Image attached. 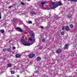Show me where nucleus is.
I'll list each match as a JSON object with an SVG mask.
<instances>
[{
	"mask_svg": "<svg viewBox=\"0 0 77 77\" xmlns=\"http://www.w3.org/2000/svg\"><path fill=\"white\" fill-rule=\"evenodd\" d=\"M31 37H29V41H30L32 42H35V33L34 32L31 31Z\"/></svg>",
	"mask_w": 77,
	"mask_h": 77,
	"instance_id": "1",
	"label": "nucleus"
},
{
	"mask_svg": "<svg viewBox=\"0 0 77 77\" xmlns=\"http://www.w3.org/2000/svg\"><path fill=\"white\" fill-rule=\"evenodd\" d=\"M24 37H22L21 38V42H23V44L25 46H29L30 45V43H26V42L25 41V39L24 38Z\"/></svg>",
	"mask_w": 77,
	"mask_h": 77,
	"instance_id": "2",
	"label": "nucleus"
},
{
	"mask_svg": "<svg viewBox=\"0 0 77 77\" xmlns=\"http://www.w3.org/2000/svg\"><path fill=\"white\" fill-rule=\"evenodd\" d=\"M51 5H53L54 6L52 7L51 9H54L55 8H56L57 7H58V5H55V2H51Z\"/></svg>",
	"mask_w": 77,
	"mask_h": 77,
	"instance_id": "3",
	"label": "nucleus"
},
{
	"mask_svg": "<svg viewBox=\"0 0 77 77\" xmlns=\"http://www.w3.org/2000/svg\"><path fill=\"white\" fill-rule=\"evenodd\" d=\"M16 29H17V31H18V32H23V30L20 28L17 27Z\"/></svg>",
	"mask_w": 77,
	"mask_h": 77,
	"instance_id": "4",
	"label": "nucleus"
},
{
	"mask_svg": "<svg viewBox=\"0 0 77 77\" xmlns=\"http://www.w3.org/2000/svg\"><path fill=\"white\" fill-rule=\"evenodd\" d=\"M68 46H69V44H66L64 46L65 47H64V50H66L68 49Z\"/></svg>",
	"mask_w": 77,
	"mask_h": 77,
	"instance_id": "5",
	"label": "nucleus"
},
{
	"mask_svg": "<svg viewBox=\"0 0 77 77\" xmlns=\"http://www.w3.org/2000/svg\"><path fill=\"white\" fill-rule=\"evenodd\" d=\"M67 17L68 19H70L71 18H72V15L69 14L67 16Z\"/></svg>",
	"mask_w": 77,
	"mask_h": 77,
	"instance_id": "6",
	"label": "nucleus"
},
{
	"mask_svg": "<svg viewBox=\"0 0 77 77\" xmlns=\"http://www.w3.org/2000/svg\"><path fill=\"white\" fill-rule=\"evenodd\" d=\"M35 56V54H31L29 55V58H32L33 57Z\"/></svg>",
	"mask_w": 77,
	"mask_h": 77,
	"instance_id": "7",
	"label": "nucleus"
},
{
	"mask_svg": "<svg viewBox=\"0 0 77 77\" xmlns=\"http://www.w3.org/2000/svg\"><path fill=\"white\" fill-rule=\"evenodd\" d=\"M41 5H42V7H44V5L45 4H46V2H44V1H42V2H41Z\"/></svg>",
	"mask_w": 77,
	"mask_h": 77,
	"instance_id": "8",
	"label": "nucleus"
},
{
	"mask_svg": "<svg viewBox=\"0 0 77 77\" xmlns=\"http://www.w3.org/2000/svg\"><path fill=\"white\" fill-rule=\"evenodd\" d=\"M62 52V51L60 49H58L56 51L57 53H60Z\"/></svg>",
	"mask_w": 77,
	"mask_h": 77,
	"instance_id": "9",
	"label": "nucleus"
},
{
	"mask_svg": "<svg viewBox=\"0 0 77 77\" xmlns=\"http://www.w3.org/2000/svg\"><path fill=\"white\" fill-rule=\"evenodd\" d=\"M58 5L59 6H62L63 4L61 3V2L59 1V2L58 3Z\"/></svg>",
	"mask_w": 77,
	"mask_h": 77,
	"instance_id": "10",
	"label": "nucleus"
},
{
	"mask_svg": "<svg viewBox=\"0 0 77 77\" xmlns=\"http://www.w3.org/2000/svg\"><path fill=\"white\" fill-rule=\"evenodd\" d=\"M65 29L67 31H69V27L68 26H67L65 27Z\"/></svg>",
	"mask_w": 77,
	"mask_h": 77,
	"instance_id": "11",
	"label": "nucleus"
},
{
	"mask_svg": "<svg viewBox=\"0 0 77 77\" xmlns=\"http://www.w3.org/2000/svg\"><path fill=\"white\" fill-rule=\"evenodd\" d=\"M7 50L8 52H9L10 53H11V52H12V50L10 48L7 49Z\"/></svg>",
	"mask_w": 77,
	"mask_h": 77,
	"instance_id": "12",
	"label": "nucleus"
},
{
	"mask_svg": "<svg viewBox=\"0 0 77 77\" xmlns=\"http://www.w3.org/2000/svg\"><path fill=\"white\" fill-rule=\"evenodd\" d=\"M21 56V55L20 54H17L16 55V57L17 58H18V57H20Z\"/></svg>",
	"mask_w": 77,
	"mask_h": 77,
	"instance_id": "13",
	"label": "nucleus"
},
{
	"mask_svg": "<svg viewBox=\"0 0 77 77\" xmlns=\"http://www.w3.org/2000/svg\"><path fill=\"white\" fill-rule=\"evenodd\" d=\"M0 32L2 33H5V30L3 29L0 30Z\"/></svg>",
	"mask_w": 77,
	"mask_h": 77,
	"instance_id": "14",
	"label": "nucleus"
},
{
	"mask_svg": "<svg viewBox=\"0 0 77 77\" xmlns=\"http://www.w3.org/2000/svg\"><path fill=\"white\" fill-rule=\"evenodd\" d=\"M68 1H70V2H77V0H68Z\"/></svg>",
	"mask_w": 77,
	"mask_h": 77,
	"instance_id": "15",
	"label": "nucleus"
},
{
	"mask_svg": "<svg viewBox=\"0 0 77 77\" xmlns=\"http://www.w3.org/2000/svg\"><path fill=\"white\" fill-rule=\"evenodd\" d=\"M37 60L38 61H39V60H41V58L39 57H38L37 58Z\"/></svg>",
	"mask_w": 77,
	"mask_h": 77,
	"instance_id": "16",
	"label": "nucleus"
},
{
	"mask_svg": "<svg viewBox=\"0 0 77 77\" xmlns=\"http://www.w3.org/2000/svg\"><path fill=\"white\" fill-rule=\"evenodd\" d=\"M31 13L32 14H33V15H36V12H35L34 11H32L31 12Z\"/></svg>",
	"mask_w": 77,
	"mask_h": 77,
	"instance_id": "17",
	"label": "nucleus"
},
{
	"mask_svg": "<svg viewBox=\"0 0 77 77\" xmlns=\"http://www.w3.org/2000/svg\"><path fill=\"white\" fill-rule=\"evenodd\" d=\"M70 28H71V29H72V28L74 27V26L72 24H70Z\"/></svg>",
	"mask_w": 77,
	"mask_h": 77,
	"instance_id": "18",
	"label": "nucleus"
},
{
	"mask_svg": "<svg viewBox=\"0 0 77 77\" xmlns=\"http://www.w3.org/2000/svg\"><path fill=\"white\" fill-rule=\"evenodd\" d=\"M34 73H35V74H36V73H39V71L38 70H36L34 72Z\"/></svg>",
	"mask_w": 77,
	"mask_h": 77,
	"instance_id": "19",
	"label": "nucleus"
},
{
	"mask_svg": "<svg viewBox=\"0 0 77 77\" xmlns=\"http://www.w3.org/2000/svg\"><path fill=\"white\" fill-rule=\"evenodd\" d=\"M61 33L62 35H64V34H65V32H61Z\"/></svg>",
	"mask_w": 77,
	"mask_h": 77,
	"instance_id": "20",
	"label": "nucleus"
},
{
	"mask_svg": "<svg viewBox=\"0 0 77 77\" xmlns=\"http://www.w3.org/2000/svg\"><path fill=\"white\" fill-rule=\"evenodd\" d=\"M42 42H45V39L43 38L42 39Z\"/></svg>",
	"mask_w": 77,
	"mask_h": 77,
	"instance_id": "21",
	"label": "nucleus"
},
{
	"mask_svg": "<svg viewBox=\"0 0 77 77\" xmlns=\"http://www.w3.org/2000/svg\"><path fill=\"white\" fill-rule=\"evenodd\" d=\"M11 73L12 74H14L15 73V71H11Z\"/></svg>",
	"mask_w": 77,
	"mask_h": 77,
	"instance_id": "22",
	"label": "nucleus"
},
{
	"mask_svg": "<svg viewBox=\"0 0 77 77\" xmlns=\"http://www.w3.org/2000/svg\"><path fill=\"white\" fill-rule=\"evenodd\" d=\"M7 65L8 67H11V64H8Z\"/></svg>",
	"mask_w": 77,
	"mask_h": 77,
	"instance_id": "23",
	"label": "nucleus"
},
{
	"mask_svg": "<svg viewBox=\"0 0 77 77\" xmlns=\"http://www.w3.org/2000/svg\"><path fill=\"white\" fill-rule=\"evenodd\" d=\"M28 23L29 24H32V22L31 21H29Z\"/></svg>",
	"mask_w": 77,
	"mask_h": 77,
	"instance_id": "24",
	"label": "nucleus"
},
{
	"mask_svg": "<svg viewBox=\"0 0 77 77\" xmlns=\"http://www.w3.org/2000/svg\"><path fill=\"white\" fill-rule=\"evenodd\" d=\"M40 28H41V29H44V27L42 26H41Z\"/></svg>",
	"mask_w": 77,
	"mask_h": 77,
	"instance_id": "25",
	"label": "nucleus"
},
{
	"mask_svg": "<svg viewBox=\"0 0 77 77\" xmlns=\"http://www.w3.org/2000/svg\"><path fill=\"white\" fill-rule=\"evenodd\" d=\"M44 8V9H46V10H48V8H47L45 7V8Z\"/></svg>",
	"mask_w": 77,
	"mask_h": 77,
	"instance_id": "26",
	"label": "nucleus"
},
{
	"mask_svg": "<svg viewBox=\"0 0 77 77\" xmlns=\"http://www.w3.org/2000/svg\"><path fill=\"white\" fill-rule=\"evenodd\" d=\"M62 30H65V26H63L62 28Z\"/></svg>",
	"mask_w": 77,
	"mask_h": 77,
	"instance_id": "27",
	"label": "nucleus"
},
{
	"mask_svg": "<svg viewBox=\"0 0 77 77\" xmlns=\"http://www.w3.org/2000/svg\"><path fill=\"white\" fill-rule=\"evenodd\" d=\"M16 49V48H15V47H13V50H15V49Z\"/></svg>",
	"mask_w": 77,
	"mask_h": 77,
	"instance_id": "28",
	"label": "nucleus"
},
{
	"mask_svg": "<svg viewBox=\"0 0 77 77\" xmlns=\"http://www.w3.org/2000/svg\"><path fill=\"white\" fill-rule=\"evenodd\" d=\"M21 4L22 5H24V3L23 2H21Z\"/></svg>",
	"mask_w": 77,
	"mask_h": 77,
	"instance_id": "29",
	"label": "nucleus"
},
{
	"mask_svg": "<svg viewBox=\"0 0 77 77\" xmlns=\"http://www.w3.org/2000/svg\"><path fill=\"white\" fill-rule=\"evenodd\" d=\"M56 19H58V18H59V17L57 16L56 17Z\"/></svg>",
	"mask_w": 77,
	"mask_h": 77,
	"instance_id": "30",
	"label": "nucleus"
},
{
	"mask_svg": "<svg viewBox=\"0 0 77 77\" xmlns=\"http://www.w3.org/2000/svg\"><path fill=\"white\" fill-rule=\"evenodd\" d=\"M0 17H2V13L0 12Z\"/></svg>",
	"mask_w": 77,
	"mask_h": 77,
	"instance_id": "31",
	"label": "nucleus"
},
{
	"mask_svg": "<svg viewBox=\"0 0 77 77\" xmlns=\"http://www.w3.org/2000/svg\"><path fill=\"white\" fill-rule=\"evenodd\" d=\"M12 8V6H9L8 7V8Z\"/></svg>",
	"mask_w": 77,
	"mask_h": 77,
	"instance_id": "32",
	"label": "nucleus"
},
{
	"mask_svg": "<svg viewBox=\"0 0 77 77\" xmlns=\"http://www.w3.org/2000/svg\"><path fill=\"white\" fill-rule=\"evenodd\" d=\"M6 50V49H3V51H5V50Z\"/></svg>",
	"mask_w": 77,
	"mask_h": 77,
	"instance_id": "33",
	"label": "nucleus"
},
{
	"mask_svg": "<svg viewBox=\"0 0 77 77\" xmlns=\"http://www.w3.org/2000/svg\"><path fill=\"white\" fill-rule=\"evenodd\" d=\"M20 77V76L19 75H17V77Z\"/></svg>",
	"mask_w": 77,
	"mask_h": 77,
	"instance_id": "34",
	"label": "nucleus"
},
{
	"mask_svg": "<svg viewBox=\"0 0 77 77\" xmlns=\"http://www.w3.org/2000/svg\"><path fill=\"white\" fill-rule=\"evenodd\" d=\"M0 19H2V17H0Z\"/></svg>",
	"mask_w": 77,
	"mask_h": 77,
	"instance_id": "35",
	"label": "nucleus"
},
{
	"mask_svg": "<svg viewBox=\"0 0 77 77\" xmlns=\"http://www.w3.org/2000/svg\"><path fill=\"white\" fill-rule=\"evenodd\" d=\"M27 1H30V0H27Z\"/></svg>",
	"mask_w": 77,
	"mask_h": 77,
	"instance_id": "36",
	"label": "nucleus"
}]
</instances>
